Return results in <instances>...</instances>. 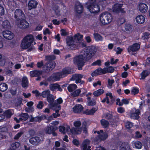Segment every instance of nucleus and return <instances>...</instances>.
<instances>
[{
	"mask_svg": "<svg viewBox=\"0 0 150 150\" xmlns=\"http://www.w3.org/2000/svg\"><path fill=\"white\" fill-rule=\"evenodd\" d=\"M100 123L102 127L104 128L108 127L109 125V122L104 119H102L100 120Z\"/></svg>",
	"mask_w": 150,
	"mask_h": 150,
	"instance_id": "e433bc0d",
	"label": "nucleus"
},
{
	"mask_svg": "<svg viewBox=\"0 0 150 150\" xmlns=\"http://www.w3.org/2000/svg\"><path fill=\"white\" fill-rule=\"evenodd\" d=\"M132 25L129 23H126L125 25V31L127 32H130L132 31Z\"/></svg>",
	"mask_w": 150,
	"mask_h": 150,
	"instance_id": "79ce46f5",
	"label": "nucleus"
},
{
	"mask_svg": "<svg viewBox=\"0 0 150 150\" xmlns=\"http://www.w3.org/2000/svg\"><path fill=\"white\" fill-rule=\"evenodd\" d=\"M34 40L32 35H28L24 37L21 43V47L23 49H27L30 47Z\"/></svg>",
	"mask_w": 150,
	"mask_h": 150,
	"instance_id": "f03ea898",
	"label": "nucleus"
},
{
	"mask_svg": "<svg viewBox=\"0 0 150 150\" xmlns=\"http://www.w3.org/2000/svg\"><path fill=\"white\" fill-rule=\"evenodd\" d=\"M47 101L50 104V106L51 107H54V105H57L56 103V102L54 101V99L53 98V96L52 95L50 94L47 96Z\"/></svg>",
	"mask_w": 150,
	"mask_h": 150,
	"instance_id": "6ab92c4d",
	"label": "nucleus"
},
{
	"mask_svg": "<svg viewBox=\"0 0 150 150\" xmlns=\"http://www.w3.org/2000/svg\"><path fill=\"white\" fill-rule=\"evenodd\" d=\"M98 135L95 137V140L97 142L104 141L108 137V134L105 132H104L102 130L97 131Z\"/></svg>",
	"mask_w": 150,
	"mask_h": 150,
	"instance_id": "423d86ee",
	"label": "nucleus"
},
{
	"mask_svg": "<svg viewBox=\"0 0 150 150\" xmlns=\"http://www.w3.org/2000/svg\"><path fill=\"white\" fill-rule=\"evenodd\" d=\"M77 85L75 84H71L67 87V89L69 92H71L77 88Z\"/></svg>",
	"mask_w": 150,
	"mask_h": 150,
	"instance_id": "72a5a7b5",
	"label": "nucleus"
},
{
	"mask_svg": "<svg viewBox=\"0 0 150 150\" xmlns=\"http://www.w3.org/2000/svg\"><path fill=\"white\" fill-rule=\"evenodd\" d=\"M25 15L23 11L20 9H17L15 11L14 17L17 21L24 18Z\"/></svg>",
	"mask_w": 150,
	"mask_h": 150,
	"instance_id": "1a4fd4ad",
	"label": "nucleus"
},
{
	"mask_svg": "<svg viewBox=\"0 0 150 150\" xmlns=\"http://www.w3.org/2000/svg\"><path fill=\"white\" fill-rule=\"evenodd\" d=\"M55 66L56 63L54 61H50L45 63L43 68L46 72L49 73L52 71Z\"/></svg>",
	"mask_w": 150,
	"mask_h": 150,
	"instance_id": "6e6552de",
	"label": "nucleus"
},
{
	"mask_svg": "<svg viewBox=\"0 0 150 150\" xmlns=\"http://www.w3.org/2000/svg\"><path fill=\"white\" fill-rule=\"evenodd\" d=\"M104 90L103 89H99L94 91L93 93V95L95 96H98L103 94L104 93Z\"/></svg>",
	"mask_w": 150,
	"mask_h": 150,
	"instance_id": "58836bf2",
	"label": "nucleus"
},
{
	"mask_svg": "<svg viewBox=\"0 0 150 150\" xmlns=\"http://www.w3.org/2000/svg\"><path fill=\"white\" fill-rule=\"evenodd\" d=\"M4 14V10L3 7L0 5V16H1Z\"/></svg>",
	"mask_w": 150,
	"mask_h": 150,
	"instance_id": "680f3d73",
	"label": "nucleus"
},
{
	"mask_svg": "<svg viewBox=\"0 0 150 150\" xmlns=\"http://www.w3.org/2000/svg\"><path fill=\"white\" fill-rule=\"evenodd\" d=\"M112 18V15L111 13L108 12H105L101 14L100 20L103 25H105L111 22Z\"/></svg>",
	"mask_w": 150,
	"mask_h": 150,
	"instance_id": "7ed1b4c3",
	"label": "nucleus"
},
{
	"mask_svg": "<svg viewBox=\"0 0 150 150\" xmlns=\"http://www.w3.org/2000/svg\"><path fill=\"white\" fill-rule=\"evenodd\" d=\"M123 6V4L115 3L112 7L113 11L117 13H125V8H122Z\"/></svg>",
	"mask_w": 150,
	"mask_h": 150,
	"instance_id": "0eeeda50",
	"label": "nucleus"
},
{
	"mask_svg": "<svg viewBox=\"0 0 150 150\" xmlns=\"http://www.w3.org/2000/svg\"><path fill=\"white\" fill-rule=\"evenodd\" d=\"M63 102V100L62 98L61 97L59 98L56 100V103L57 104V105H54V107L60 105H59V104H62Z\"/></svg>",
	"mask_w": 150,
	"mask_h": 150,
	"instance_id": "864d4df0",
	"label": "nucleus"
},
{
	"mask_svg": "<svg viewBox=\"0 0 150 150\" xmlns=\"http://www.w3.org/2000/svg\"><path fill=\"white\" fill-rule=\"evenodd\" d=\"M90 141L88 139L84 140L82 144L81 148L83 150H91V146L89 145Z\"/></svg>",
	"mask_w": 150,
	"mask_h": 150,
	"instance_id": "4468645a",
	"label": "nucleus"
},
{
	"mask_svg": "<svg viewBox=\"0 0 150 150\" xmlns=\"http://www.w3.org/2000/svg\"><path fill=\"white\" fill-rule=\"evenodd\" d=\"M77 42L76 44V46L77 47V49H79L81 48H83L85 47L86 46V44L85 43L83 42Z\"/></svg>",
	"mask_w": 150,
	"mask_h": 150,
	"instance_id": "a19ab883",
	"label": "nucleus"
},
{
	"mask_svg": "<svg viewBox=\"0 0 150 150\" xmlns=\"http://www.w3.org/2000/svg\"><path fill=\"white\" fill-rule=\"evenodd\" d=\"M93 36L94 39L96 41H101L103 40V38L102 36L98 33H94L93 34Z\"/></svg>",
	"mask_w": 150,
	"mask_h": 150,
	"instance_id": "473e14b6",
	"label": "nucleus"
},
{
	"mask_svg": "<svg viewBox=\"0 0 150 150\" xmlns=\"http://www.w3.org/2000/svg\"><path fill=\"white\" fill-rule=\"evenodd\" d=\"M83 35L80 34L79 33H78L77 34H75L74 36V40L78 42L82 41V38Z\"/></svg>",
	"mask_w": 150,
	"mask_h": 150,
	"instance_id": "c9c22d12",
	"label": "nucleus"
},
{
	"mask_svg": "<svg viewBox=\"0 0 150 150\" xmlns=\"http://www.w3.org/2000/svg\"><path fill=\"white\" fill-rule=\"evenodd\" d=\"M73 112L75 113H80L83 110V107L81 104H76L73 108Z\"/></svg>",
	"mask_w": 150,
	"mask_h": 150,
	"instance_id": "412c9836",
	"label": "nucleus"
},
{
	"mask_svg": "<svg viewBox=\"0 0 150 150\" xmlns=\"http://www.w3.org/2000/svg\"><path fill=\"white\" fill-rule=\"evenodd\" d=\"M19 21L20 23L18 26L20 28L24 29L29 27V24L25 19L23 18Z\"/></svg>",
	"mask_w": 150,
	"mask_h": 150,
	"instance_id": "ddd939ff",
	"label": "nucleus"
},
{
	"mask_svg": "<svg viewBox=\"0 0 150 150\" xmlns=\"http://www.w3.org/2000/svg\"><path fill=\"white\" fill-rule=\"evenodd\" d=\"M2 34L4 37L8 40H11L14 37V35L11 31L6 30L3 31Z\"/></svg>",
	"mask_w": 150,
	"mask_h": 150,
	"instance_id": "f8f14e48",
	"label": "nucleus"
},
{
	"mask_svg": "<svg viewBox=\"0 0 150 150\" xmlns=\"http://www.w3.org/2000/svg\"><path fill=\"white\" fill-rule=\"evenodd\" d=\"M25 110L28 112H33L34 109L33 107H28L26 108Z\"/></svg>",
	"mask_w": 150,
	"mask_h": 150,
	"instance_id": "774afa93",
	"label": "nucleus"
},
{
	"mask_svg": "<svg viewBox=\"0 0 150 150\" xmlns=\"http://www.w3.org/2000/svg\"><path fill=\"white\" fill-rule=\"evenodd\" d=\"M74 9L76 12L78 14L82 13L83 10V6L81 3H77L75 6Z\"/></svg>",
	"mask_w": 150,
	"mask_h": 150,
	"instance_id": "dca6fc26",
	"label": "nucleus"
},
{
	"mask_svg": "<svg viewBox=\"0 0 150 150\" xmlns=\"http://www.w3.org/2000/svg\"><path fill=\"white\" fill-rule=\"evenodd\" d=\"M134 145L135 148L138 149H141L142 147V143L139 141L136 142H134Z\"/></svg>",
	"mask_w": 150,
	"mask_h": 150,
	"instance_id": "de8ad7c7",
	"label": "nucleus"
},
{
	"mask_svg": "<svg viewBox=\"0 0 150 150\" xmlns=\"http://www.w3.org/2000/svg\"><path fill=\"white\" fill-rule=\"evenodd\" d=\"M38 2L35 0H30L28 3V8L29 10L37 8Z\"/></svg>",
	"mask_w": 150,
	"mask_h": 150,
	"instance_id": "a211bd4d",
	"label": "nucleus"
},
{
	"mask_svg": "<svg viewBox=\"0 0 150 150\" xmlns=\"http://www.w3.org/2000/svg\"><path fill=\"white\" fill-rule=\"evenodd\" d=\"M135 110L134 112L131 113L130 114V117L131 118L138 120L139 117V115L140 113V112L139 109H135Z\"/></svg>",
	"mask_w": 150,
	"mask_h": 150,
	"instance_id": "5701e85b",
	"label": "nucleus"
},
{
	"mask_svg": "<svg viewBox=\"0 0 150 150\" xmlns=\"http://www.w3.org/2000/svg\"><path fill=\"white\" fill-rule=\"evenodd\" d=\"M51 107L55 108L54 110H55V113L57 114H59V110L61 109V105L54 107Z\"/></svg>",
	"mask_w": 150,
	"mask_h": 150,
	"instance_id": "13d9d810",
	"label": "nucleus"
},
{
	"mask_svg": "<svg viewBox=\"0 0 150 150\" xmlns=\"http://www.w3.org/2000/svg\"><path fill=\"white\" fill-rule=\"evenodd\" d=\"M81 125V122L79 121H76L74 122V125L76 127L72 129V131L74 132L76 134L80 133L81 132V129L79 128Z\"/></svg>",
	"mask_w": 150,
	"mask_h": 150,
	"instance_id": "2eb2a0df",
	"label": "nucleus"
},
{
	"mask_svg": "<svg viewBox=\"0 0 150 150\" xmlns=\"http://www.w3.org/2000/svg\"><path fill=\"white\" fill-rule=\"evenodd\" d=\"M96 100L93 98L91 99L90 97L87 98L88 105L89 106H94L96 105Z\"/></svg>",
	"mask_w": 150,
	"mask_h": 150,
	"instance_id": "7c9ffc66",
	"label": "nucleus"
},
{
	"mask_svg": "<svg viewBox=\"0 0 150 150\" xmlns=\"http://www.w3.org/2000/svg\"><path fill=\"white\" fill-rule=\"evenodd\" d=\"M45 59L48 62L54 61L53 60L55 59V57L54 56H51L50 55L46 56L45 57Z\"/></svg>",
	"mask_w": 150,
	"mask_h": 150,
	"instance_id": "3c124183",
	"label": "nucleus"
},
{
	"mask_svg": "<svg viewBox=\"0 0 150 150\" xmlns=\"http://www.w3.org/2000/svg\"><path fill=\"white\" fill-rule=\"evenodd\" d=\"M62 76L65 75V76H67L68 75L70 74L71 72L70 69L68 68L65 67L63 68L62 71H60Z\"/></svg>",
	"mask_w": 150,
	"mask_h": 150,
	"instance_id": "bb28decb",
	"label": "nucleus"
},
{
	"mask_svg": "<svg viewBox=\"0 0 150 150\" xmlns=\"http://www.w3.org/2000/svg\"><path fill=\"white\" fill-rule=\"evenodd\" d=\"M150 34L147 32H145L143 33V36L144 39L147 40L149 38Z\"/></svg>",
	"mask_w": 150,
	"mask_h": 150,
	"instance_id": "0e129e2a",
	"label": "nucleus"
},
{
	"mask_svg": "<svg viewBox=\"0 0 150 150\" xmlns=\"http://www.w3.org/2000/svg\"><path fill=\"white\" fill-rule=\"evenodd\" d=\"M41 141V139L39 137L35 136L29 139L30 142L32 144L37 145Z\"/></svg>",
	"mask_w": 150,
	"mask_h": 150,
	"instance_id": "4be33fe9",
	"label": "nucleus"
},
{
	"mask_svg": "<svg viewBox=\"0 0 150 150\" xmlns=\"http://www.w3.org/2000/svg\"><path fill=\"white\" fill-rule=\"evenodd\" d=\"M29 82L26 76H23L21 80V85L23 88H25L28 86Z\"/></svg>",
	"mask_w": 150,
	"mask_h": 150,
	"instance_id": "a878e982",
	"label": "nucleus"
},
{
	"mask_svg": "<svg viewBox=\"0 0 150 150\" xmlns=\"http://www.w3.org/2000/svg\"><path fill=\"white\" fill-rule=\"evenodd\" d=\"M4 114V117L6 118H10L13 115V113L10 109H8L5 110L3 113Z\"/></svg>",
	"mask_w": 150,
	"mask_h": 150,
	"instance_id": "2f4dec72",
	"label": "nucleus"
},
{
	"mask_svg": "<svg viewBox=\"0 0 150 150\" xmlns=\"http://www.w3.org/2000/svg\"><path fill=\"white\" fill-rule=\"evenodd\" d=\"M107 68L108 73H112L114 71L115 69L112 66H109L108 68Z\"/></svg>",
	"mask_w": 150,
	"mask_h": 150,
	"instance_id": "69168bd1",
	"label": "nucleus"
},
{
	"mask_svg": "<svg viewBox=\"0 0 150 150\" xmlns=\"http://www.w3.org/2000/svg\"><path fill=\"white\" fill-rule=\"evenodd\" d=\"M139 92L138 88L136 87H133L131 90V94L132 95H135L138 94Z\"/></svg>",
	"mask_w": 150,
	"mask_h": 150,
	"instance_id": "c03bdc74",
	"label": "nucleus"
},
{
	"mask_svg": "<svg viewBox=\"0 0 150 150\" xmlns=\"http://www.w3.org/2000/svg\"><path fill=\"white\" fill-rule=\"evenodd\" d=\"M42 74V72L41 71L37 70L32 71L30 72V76L33 77L39 76Z\"/></svg>",
	"mask_w": 150,
	"mask_h": 150,
	"instance_id": "b1692460",
	"label": "nucleus"
},
{
	"mask_svg": "<svg viewBox=\"0 0 150 150\" xmlns=\"http://www.w3.org/2000/svg\"><path fill=\"white\" fill-rule=\"evenodd\" d=\"M68 49L71 50H76L77 49V47L76 44L74 42L67 44Z\"/></svg>",
	"mask_w": 150,
	"mask_h": 150,
	"instance_id": "4c0bfd02",
	"label": "nucleus"
},
{
	"mask_svg": "<svg viewBox=\"0 0 150 150\" xmlns=\"http://www.w3.org/2000/svg\"><path fill=\"white\" fill-rule=\"evenodd\" d=\"M86 7L91 13H96L100 11L99 5L96 3H89Z\"/></svg>",
	"mask_w": 150,
	"mask_h": 150,
	"instance_id": "20e7f679",
	"label": "nucleus"
},
{
	"mask_svg": "<svg viewBox=\"0 0 150 150\" xmlns=\"http://www.w3.org/2000/svg\"><path fill=\"white\" fill-rule=\"evenodd\" d=\"M44 104L43 102L42 101H40L37 104V107L38 109H41L42 108Z\"/></svg>",
	"mask_w": 150,
	"mask_h": 150,
	"instance_id": "5fc2aeb1",
	"label": "nucleus"
},
{
	"mask_svg": "<svg viewBox=\"0 0 150 150\" xmlns=\"http://www.w3.org/2000/svg\"><path fill=\"white\" fill-rule=\"evenodd\" d=\"M130 146L125 143H122L120 146V150H130Z\"/></svg>",
	"mask_w": 150,
	"mask_h": 150,
	"instance_id": "f704fd0d",
	"label": "nucleus"
},
{
	"mask_svg": "<svg viewBox=\"0 0 150 150\" xmlns=\"http://www.w3.org/2000/svg\"><path fill=\"white\" fill-rule=\"evenodd\" d=\"M135 19L137 23L139 24L143 23L145 21L144 16L141 15H139L137 16Z\"/></svg>",
	"mask_w": 150,
	"mask_h": 150,
	"instance_id": "393cba45",
	"label": "nucleus"
},
{
	"mask_svg": "<svg viewBox=\"0 0 150 150\" xmlns=\"http://www.w3.org/2000/svg\"><path fill=\"white\" fill-rule=\"evenodd\" d=\"M74 37L71 36L69 37L68 40L67 41V44H68L72 42H74Z\"/></svg>",
	"mask_w": 150,
	"mask_h": 150,
	"instance_id": "338daca9",
	"label": "nucleus"
},
{
	"mask_svg": "<svg viewBox=\"0 0 150 150\" xmlns=\"http://www.w3.org/2000/svg\"><path fill=\"white\" fill-rule=\"evenodd\" d=\"M59 131L63 134H65L66 132H69L70 128L69 127H67L66 128L64 126H60L59 127Z\"/></svg>",
	"mask_w": 150,
	"mask_h": 150,
	"instance_id": "c85d7f7f",
	"label": "nucleus"
},
{
	"mask_svg": "<svg viewBox=\"0 0 150 150\" xmlns=\"http://www.w3.org/2000/svg\"><path fill=\"white\" fill-rule=\"evenodd\" d=\"M8 89V85L5 83H2L0 84V91L4 92Z\"/></svg>",
	"mask_w": 150,
	"mask_h": 150,
	"instance_id": "ea45409f",
	"label": "nucleus"
},
{
	"mask_svg": "<svg viewBox=\"0 0 150 150\" xmlns=\"http://www.w3.org/2000/svg\"><path fill=\"white\" fill-rule=\"evenodd\" d=\"M139 8L141 12L145 13L147 11L148 7L146 4L141 3L139 5Z\"/></svg>",
	"mask_w": 150,
	"mask_h": 150,
	"instance_id": "aec40b11",
	"label": "nucleus"
},
{
	"mask_svg": "<svg viewBox=\"0 0 150 150\" xmlns=\"http://www.w3.org/2000/svg\"><path fill=\"white\" fill-rule=\"evenodd\" d=\"M150 71L147 70H144L140 74L141 78L140 79H144L146 77L150 74Z\"/></svg>",
	"mask_w": 150,
	"mask_h": 150,
	"instance_id": "cd10ccee",
	"label": "nucleus"
},
{
	"mask_svg": "<svg viewBox=\"0 0 150 150\" xmlns=\"http://www.w3.org/2000/svg\"><path fill=\"white\" fill-rule=\"evenodd\" d=\"M62 76L59 72H54L47 78L46 81L49 82H53L60 80Z\"/></svg>",
	"mask_w": 150,
	"mask_h": 150,
	"instance_id": "39448f33",
	"label": "nucleus"
},
{
	"mask_svg": "<svg viewBox=\"0 0 150 150\" xmlns=\"http://www.w3.org/2000/svg\"><path fill=\"white\" fill-rule=\"evenodd\" d=\"M57 129L56 127H47L45 129V133L46 134H52L53 136L55 137L57 135V134L55 131Z\"/></svg>",
	"mask_w": 150,
	"mask_h": 150,
	"instance_id": "f3484780",
	"label": "nucleus"
},
{
	"mask_svg": "<svg viewBox=\"0 0 150 150\" xmlns=\"http://www.w3.org/2000/svg\"><path fill=\"white\" fill-rule=\"evenodd\" d=\"M50 91L49 90H45L43 91L40 94L41 96H42L43 98L47 97V96L50 95Z\"/></svg>",
	"mask_w": 150,
	"mask_h": 150,
	"instance_id": "49530a36",
	"label": "nucleus"
},
{
	"mask_svg": "<svg viewBox=\"0 0 150 150\" xmlns=\"http://www.w3.org/2000/svg\"><path fill=\"white\" fill-rule=\"evenodd\" d=\"M21 117H23L24 120H26L29 117L27 113H22L21 114Z\"/></svg>",
	"mask_w": 150,
	"mask_h": 150,
	"instance_id": "e2e57ef3",
	"label": "nucleus"
},
{
	"mask_svg": "<svg viewBox=\"0 0 150 150\" xmlns=\"http://www.w3.org/2000/svg\"><path fill=\"white\" fill-rule=\"evenodd\" d=\"M61 35L62 36H65L68 35L69 34L67 32L66 30L63 29H62L61 30Z\"/></svg>",
	"mask_w": 150,
	"mask_h": 150,
	"instance_id": "bf43d9fd",
	"label": "nucleus"
},
{
	"mask_svg": "<svg viewBox=\"0 0 150 150\" xmlns=\"http://www.w3.org/2000/svg\"><path fill=\"white\" fill-rule=\"evenodd\" d=\"M59 84L55 83L52 84L50 87V89L52 91H54L57 88Z\"/></svg>",
	"mask_w": 150,
	"mask_h": 150,
	"instance_id": "603ef678",
	"label": "nucleus"
},
{
	"mask_svg": "<svg viewBox=\"0 0 150 150\" xmlns=\"http://www.w3.org/2000/svg\"><path fill=\"white\" fill-rule=\"evenodd\" d=\"M105 117L108 120H112V122L114 124L117 122V120L118 119L119 117L117 115H115L113 116L112 115L109 113L106 114L105 115Z\"/></svg>",
	"mask_w": 150,
	"mask_h": 150,
	"instance_id": "9b49d317",
	"label": "nucleus"
},
{
	"mask_svg": "<svg viewBox=\"0 0 150 150\" xmlns=\"http://www.w3.org/2000/svg\"><path fill=\"white\" fill-rule=\"evenodd\" d=\"M2 25L3 28L4 29H9L11 28L10 23L8 20L4 21L3 22Z\"/></svg>",
	"mask_w": 150,
	"mask_h": 150,
	"instance_id": "c756f323",
	"label": "nucleus"
},
{
	"mask_svg": "<svg viewBox=\"0 0 150 150\" xmlns=\"http://www.w3.org/2000/svg\"><path fill=\"white\" fill-rule=\"evenodd\" d=\"M81 92V90L79 89H78L74 91L73 92L71 93V96L73 97H77L78 96Z\"/></svg>",
	"mask_w": 150,
	"mask_h": 150,
	"instance_id": "37998d69",
	"label": "nucleus"
},
{
	"mask_svg": "<svg viewBox=\"0 0 150 150\" xmlns=\"http://www.w3.org/2000/svg\"><path fill=\"white\" fill-rule=\"evenodd\" d=\"M24 134L23 131H21L19 132H18L14 136V139L15 140H18L19 138L21 137V136Z\"/></svg>",
	"mask_w": 150,
	"mask_h": 150,
	"instance_id": "09e8293b",
	"label": "nucleus"
},
{
	"mask_svg": "<svg viewBox=\"0 0 150 150\" xmlns=\"http://www.w3.org/2000/svg\"><path fill=\"white\" fill-rule=\"evenodd\" d=\"M140 47V44L138 43H135L129 46L127 49V50L129 53H132V52L133 53V52H137L138 51Z\"/></svg>",
	"mask_w": 150,
	"mask_h": 150,
	"instance_id": "9d476101",
	"label": "nucleus"
},
{
	"mask_svg": "<svg viewBox=\"0 0 150 150\" xmlns=\"http://www.w3.org/2000/svg\"><path fill=\"white\" fill-rule=\"evenodd\" d=\"M101 65V61L100 59L98 60L93 62L91 64L92 66H96L98 65L100 66Z\"/></svg>",
	"mask_w": 150,
	"mask_h": 150,
	"instance_id": "8fccbe9b",
	"label": "nucleus"
},
{
	"mask_svg": "<svg viewBox=\"0 0 150 150\" xmlns=\"http://www.w3.org/2000/svg\"><path fill=\"white\" fill-rule=\"evenodd\" d=\"M97 51V48L95 46H88L84 49L83 54L75 57L74 58V62L75 64L77 65L78 69L82 70V67L85 65V62L90 60L95 55Z\"/></svg>",
	"mask_w": 150,
	"mask_h": 150,
	"instance_id": "f257e3e1",
	"label": "nucleus"
},
{
	"mask_svg": "<svg viewBox=\"0 0 150 150\" xmlns=\"http://www.w3.org/2000/svg\"><path fill=\"white\" fill-rule=\"evenodd\" d=\"M115 83V81L114 79H108V84L107 86L108 88L110 89L112 87V85Z\"/></svg>",
	"mask_w": 150,
	"mask_h": 150,
	"instance_id": "a18cd8bd",
	"label": "nucleus"
},
{
	"mask_svg": "<svg viewBox=\"0 0 150 150\" xmlns=\"http://www.w3.org/2000/svg\"><path fill=\"white\" fill-rule=\"evenodd\" d=\"M32 92L33 93L35 94L36 97L41 96V93L37 90L33 91Z\"/></svg>",
	"mask_w": 150,
	"mask_h": 150,
	"instance_id": "052dcab7",
	"label": "nucleus"
},
{
	"mask_svg": "<svg viewBox=\"0 0 150 150\" xmlns=\"http://www.w3.org/2000/svg\"><path fill=\"white\" fill-rule=\"evenodd\" d=\"M132 123L129 122H127L126 123L125 127L126 128L129 129H130L132 127Z\"/></svg>",
	"mask_w": 150,
	"mask_h": 150,
	"instance_id": "6e6d98bb",
	"label": "nucleus"
},
{
	"mask_svg": "<svg viewBox=\"0 0 150 150\" xmlns=\"http://www.w3.org/2000/svg\"><path fill=\"white\" fill-rule=\"evenodd\" d=\"M53 125L48 127H56L58 129V127L57 125L59 124V122L57 121H53L51 123Z\"/></svg>",
	"mask_w": 150,
	"mask_h": 150,
	"instance_id": "4d7b16f0",
	"label": "nucleus"
}]
</instances>
